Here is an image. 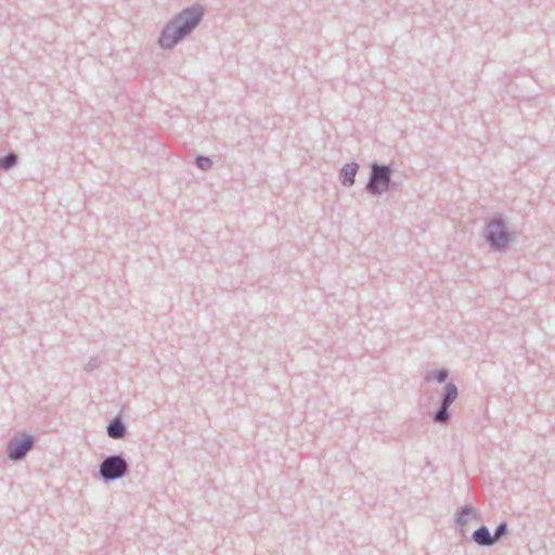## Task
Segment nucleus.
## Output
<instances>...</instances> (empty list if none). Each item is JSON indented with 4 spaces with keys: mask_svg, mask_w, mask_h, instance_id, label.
<instances>
[{
    "mask_svg": "<svg viewBox=\"0 0 555 555\" xmlns=\"http://www.w3.org/2000/svg\"><path fill=\"white\" fill-rule=\"evenodd\" d=\"M204 10L199 5L183 9L176 14L163 28L158 43L163 49H172L189 36L201 23Z\"/></svg>",
    "mask_w": 555,
    "mask_h": 555,
    "instance_id": "f257e3e1",
    "label": "nucleus"
},
{
    "mask_svg": "<svg viewBox=\"0 0 555 555\" xmlns=\"http://www.w3.org/2000/svg\"><path fill=\"white\" fill-rule=\"evenodd\" d=\"M483 237L491 249L502 250L506 248L514 240L515 235L506 227V220L503 215H495L483 231Z\"/></svg>",
    "mask_w": 555,
    "mask_h": 555,
    "instance_id": "f03ea898",
    "label": "nucleus"
},
{
    "mask_svg": "<svg viewBox=\"0 0 555 555\" xmlns=\"http://www.w3.org/2000/svg\"><path fill=\"white\" fill-rule=\"evenodd\" d=\"M370 176L365 190L369 194L379 196L389 190H396L397 183L392 181V169L390 165L372 163Z\"/></svg>",
    "mask_w": 555,
    "mask_h": 555,
    "instance_id": "7ed1b4c3",
    "label": "nucleus"
},
{
    "mask_svg": "<svg viewBox=\"0 0 555 555\" xmlns=\"http://www.w3.org/2000/svg\"><path fill=\"white\" fill-rule=\"evenodd\" d=\"M128 473L129 464L121 453L106 456L99 466V475L106 482L120 479Z\"/></svg>",
    "mask_w": 555,
    "mask_h": 555,
    "instance_id": "20e7f679",
    "label": "nucleus"
},
{
    "mask_svg": "<svg viewBox=\"0 0 555 555\" xmlns=\"http://www.w3.org/2000/svg\"><path fill=\"white\" fill-rule=\"evenodd\" d=\"M459 396L457 386L454 383H448L443 386L440 395V405L433 413L431 420L435 424L448 425L451 422L450 406Z\"/></svg>",
    "mask_w": 555,
    "mask_h": 555,
    "instance_id": "39448f33",
    "label": "nucleus"
},
{
    "mask_svg": "<svg viewBox=\"0 0 555 555\" xmlns=\"http://www.w3.org/2000/svg\"><path fill=\"white\" fill-rule=\"evenodd\" d=\"M35 447L34 436L21 433L13 436L7 444V454L11 461H21Z\"/></svg>",
    "mask_w": 555,
    "mask_h": 555,
    "instance_id": "423d86ee",
    "label": "nucleus"
},
{
    "mask_svg": "<svg viewBox=\"0 0 555 555\" xmlns=\"http://www.w3.org/2000/svg\"><path fill=\"white\" fill-rule=\"evenodd\" d=\"M470 518H478V513L472 505H464L456 512L455 524L459 527L461 533L464 534L465 526Z\"/></svg>",
    "mask_w": 555,
    "mask_h": 555,
    "instance_id": "0eeeda50",
    "label": "nucleus"
},
{
    "mask_svg": "<svg viewBox=\"0 0 555 555\" xmlns=\"http://www.w3.org/2000/svg\"><path fill=\"white\" fill-rule=\"evenodd\" d=\"M359 170L358 163L346 164L339 171V180L344 186L350 188L356 182V175Z\"/></svg>",
    "mask_w": 555,
    "mask_h": 555,
    "instance_id": "6e6552de",
    "label": "nucleus"
},
{
    "mask_svg": "<svg viewBox=\"0 0 555 555\" xmlns=\"http://www.w3.org/2000/svg\"><path fill=\"white\" fill-rule=\"evenodd\" d=\"M108 437L113 439H121L127 434V427L120 416H115L106 427Z\"/></svg>",
    "mask_w": 555,
    "mask_h": 555,
    "instance_id": "1a4fd4ad",
    "label": "nucleus"
},
{
    "mask_svg": "<svg viewBox=\"0 0 555 555\" xmlns=\"http://www.w3.org/2000/svg\"><path fill=\"white\" fill-rule=\"evenodd\" d=\"M472 539L480 546H492L495 544L489 528L486 526L476 529L472 534Z\"/></svg>",
    "mask_w": 555,
    "mask_h": 555,
    "instance_id": "9d476101",
    "label": "nucleus"
},
{
    "mask_svg": "<svg viewBox=\"0 0 555 555\" xmlns=\"http://www.w3.org/2000/svg\"><path fill=\"white\" fill-rule=\"evenodd\" d=\"M18 163V157L15 153L10 152L4 156L0 157V169L9 170L16 166Z\"/></svg>",
    "mask_w": 555,
    "mask_h": 555,
    "instance_id": "9b49d317",
    "label": "nucleus"
},
{
    "mask_svg": "<svg viewBox=\"0 0 555 555\" xmlns=\"http://www.w3.org/2000/svg\"><path fill=\"white\" fill-rule=\"evenodd\" d=\"M449 377V371L447 369H439L428 372L427 379H435L438 383H444Z\"/></svg>",
    "mask_w": 555,
    "mask_h": 555,
    "instance_id": "f8f14e48",
    "label": "nucleus"
},
{
    "mask_svg": "<svg viewBox=\"0 0 555 555\" xmlns=\"http://www.w3.org/2000/svg\"><path fill=\"white\" fill-rule=\"evenodd\" d=\"M508 533V526H507V522L506 521H502L500 522L495 530H494V533L492 534V538H493V541L494 543L499 542L503 537H505L506 534Z\"/></svg>",
    "mask_w": 555,
    "mask_h": 555,
    "instance_id": "ddd939ff",
    "label": "nucleus"
},
{
    "mask_svg": "<svg viewBox=\"0 0 555 555\" xmlns=\"http://www.w3.org/2000/svg\"><path fill=\"white\" fill-rule=\"evenodd\" d=\"M212 164V160L207 156L198 155L195 158V165L204 171L209 170Z\"/></svg>",
    "mask_w": 555,
    "mask_h": 555,
    "instance_id": "4468645a",
    "label": "nucleus"
},
{
    "mask_svg": "<svg viewBox=\"0 0 555 555\" xmlns=\"http://www.w3.org/2000/svg\"><path fill=\"white\" fill-rule=\"evenodd\" d=\"M102 364V360L99 357H92L89 359L87 364L85 365V371L92 372L100 367Z\"/></svg>",
    "mask_w": 555,
    "mask_h": 555,
    "instance_id": "2eb2a0df",
    "label": "nucleus"
}]
</instances>
